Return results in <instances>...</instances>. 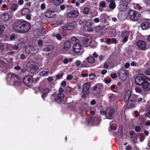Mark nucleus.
<instances>
[{
  "instance_id": "f257e3e1",
  "label": "nucleus",
  "mask_w": 150,
  "mask_h": 150,
  "mask_svg": "<svg viewBox=\"0 0 150 150\" xmlns=\"http://www.w3.org/2000/svg\"><path fill=\"white\" fill-rule=\"evenodd\" d=\"M13 29L17 33H25L29 31L31 28L30 24L23 20H18L13 25Z\"/></svg>"
},
{
  "instance_id": "f03ea898",
  "label": "nucleus",
  "mask_w": 150,
  "mask_h": 150,
  "mask_svg": "<svg viewBox=\"0 0 150 150\" xmlns=\"http://www.w3.org/2000/svg\"><path fill=\"white\" fill-rule=\"evenodd\" d=\"M64 91L63 88L60 87L59 89V93L57 94L56 92H54L51 96L50 99L51 100L52 102L60 103L64 96V94L61 93H63Z\"/></svg>"
},
{
  "instance_id": "7ed1b4c3",
  "label": "nucleus",
  "mask_w": 150,
  "mask_h": 150,
  "mask_svg": "<svg viewBox=\"0 0 150 150\" xmlns=\"http://www.w3.org/2000/svg\"><path fill=\"white\" fill-rule=\"evenodd\" d=\"M6 80L8 82L13 83L14 86H15L20 85L19 77L14 74H8L6 77Z\"/></svg>"
},
{
  "instance_id": "20e7f679",
  "label": "nucleus",
  "mask_w": 150,
  "mask_h": 150,
  "mask_svg": "<svg viewBox=\"0 0 150 150\" xmlns=\"http://www.w3.org/2000/svg\"><path fill=\"white\" fill-rule=\"evenodd\" d=\"M91 85V83L89 82H86L83 84L82 91L83 94L81 96L82 98H85L86 97V96L88 94Z\"/></svg>"
},
{
  "instance_id": "39448f33",
  "label": "nucleus",
  "mask_w": 150,
  "mask_h": 150,
  "mask_svg": "<svg viewBox=\"0 0 150 150\" xmlns=\"http://www.w3.org/2000/svg\"><path fill=\"white\" fill-rule=\"evenodd\" d=\"M148 77L143 74H141L139 76H136L134 79L136 84L138 86H142L145 81Z\"/></svg>"
},
{
  "instance_id": "423d86ee",
  "label": "nucleus",
  "mask_w": 150,
  "mask_h": 150,
  "mask_svg": "<svg viewBox=\"0 0 150 150\" xmlns=\"http://www.w3.org/2000/svg\"><path fill=\"white\" fill-rule=\"evenodd\" d=\"M128 14L130 19L134 21H136L139 17V13L135 10H130L128 12Z\"/></svg>"
},
{
  "instance_id": "0eeeda50",
  "label": "nucleus",
  "mask_w": 150,
  "mask_h": 150,
  "mask_svg": "<svg viewBox=\"0 0 150 150\" xmlns=\"http://www.w3.org/2000/svg\"><path fill=\"white\" fill-rule=\"evenodd\" d=\"M9 62L6 58L2 57H0V68L1 69H7L9 67Z\"/></svg>"
},
{
  "instance_id": "6e6552de",
  "label": "nucleus",
  "mask_w": 150,
  "mask_h": 150,
  "mask_svg": "<svg viewBox=\"0 0 150 150\" xmlns=\"http://www.w3.org/2000/svg\"><path fill=\"white\" fill-rule=\"evenodd\" d=\"M115 113V110L113 108H108L105 110V116L108 119H112L114 117Z\"/></svg>"
},
{
  "instance_id": "1a4fd4ad",
  "label": "nucleus",
  "mask_w": 150,
  "mask_h": 150,
  "mask_svg": "<svg viewBox=\"0 0 150 150\" xmlns=\"http://www.w3.org/2000/svg\"><path fill=\"white\" fill-rule=\"evenodd\" d=\"M128 74L129 72L127 70L124 69H121L118 73V76L120 79L124 81L126 80Z\"/></svg>"
},
{
  "instance_id": "9d476101",
  "label": "nucleus",
  "mask_w": 150,
  "mask_h": 150,
  "mask_svg": "<svg viewBox=\"0 0 150 150\" xmlns=\"http://www.w3.org/2000/svg\"><path fill=\"white\" fill-rule=\"evenodd\" d=\"M28 65H29L30 72L31 73H33L35 72L38 69V64L36 62H31Z\"/></svg>"
},
{
  "instance_id": "9b49d317",
  "label": "nucleus",
  "mask_w": 150,
  "mask_h": 150,
  "mask_svg": "<svg viewBox=\"0 0 150 150\" xmlns=\"http://www.w3.org/2000/svg\"><path fill=\"white\" fill-rule=\"evenodd\" d=\"M76 24L75 21H72L64 24V25L62 26V28L64 30H72L74 28Z\"/></svg>"
},
{
  "instance_id": "f8f14e48",
  "label": "nucleus",
  "mask_w": 150,
  "mask_h": 150,
  "mask_svg": "<svg viewBox=\"0 0 150 150\" xmlns=\"http://www.w3.org/2000/svg\"><path fill=\"white\" fill-rule=\"evenodd\" d=\"M136 44L139 50L144 51L147 49L146 43L143 40L138 41Z\"/></svg>"
},
{
  "instance_id": "ddd939ff",
  "label": "nucleus",
  "mask_w": 150,
  "mask_h": 150,
  "mask_svg": "<svg viewBox=\"0 0 150 150\" xmlns=\"http://www.w3.org/2000/svg\"><path fill=\"white\" fill-rule=\"evenodd\" d=\"M33 81V78L30 76H26L23 79L24 83L28 86H31Z\"/></svg>"
},
{
  "instance_id": "4468645a",
  "label": "nucleus",
  "mask_w": 150,
  "mask_h": 150,
  "mask_svg": "<svg viewBox=\"0 0 150 150\" xmlns=\"http://www.w3.org/2000/svg\"><path fill=\"white\" fill-rule=\"evenodd\" d=\"M83 31L86 32H92L93 29L92 23L89 21L86 22L83 26Z\"/></svg>"
},
{
  "instance_id": "2eb2a0df",
  "label": "nucleus",
  "mask_w": 150,
  "mask_h": 150,
  "mask_svg": "<svg viewBox=\"0 0 150 150\" xmlns=\"http://www.w3.org/2000/svg\"><path fill=\"white\" fill-rule=\"evenodd\" d=\"M142 86V88L144 91H148L150 90V79L148 77Z\"/></svg>"
},
{
  "instance_id": "dca6fc26",
  "label": "nucleus",
  "mask_w": 150,
  "mask_h": 150,
  "mask_svg": "<svg viewBox=\"0 0 150 150\" xmlns=\"http://www.w3.org/2000/svg\"><path fill=\"white\" fill-rule=\"evenodd\" d=\"M26 53L28 54L34 55L36 54L38 52V50L35 49L33 46H29L26 50Z\"/></svg>"
},
{
  "instance_id": "f3484780",
  "label": "nucleus",
  "mask_w": 150,
  "mask_h": 150,
  "mask_svg": "<svg viewBox=\"0 0 150 150\" xmlns=\"http://www.w3.org/2000/svg\"><path fill=\"white\" fill-rule=\"evenodd\" d=\"M119 1V8L121 11H124L127 8V3L124 0H118Z\"/></svg>"
},
{
  "instance_id": "a211bd4d",
  "label": "nucleus",
  "mask_w": 150,
  "mask_h": 150,
  "mask_svg": "<svg viewBox=\"0 0 150 150\" xmlns=\"http://www.w3.org/2000/svg\"><path fill=\"white\" fill-rule=\"evenodd\" d=\"M81 45L80 43H75L73 46V51L76 53H80L81 54Z\"/></svg>"
},
{
  "instance_id": "6ab92c4d",
  "label": "nucleus",
  "mask_w": 150,
  "mask_h": 150,
  "mask_svg": "<svg viewBox=\"0 0 150 150\" xmlns=\"http://www.w3.org/2000/svg\"><path fill=\"white\" fill-rule=\"evenodd\" d=\"M79 15L78 11L76 10H73L68 12L67 14V16L68 18H75L77 17Z\"/></svg>"
},
{
  "instance_id": "aec40b11",
  "label": "nucleus",
  "mask_w": 150,
  "mask_h": 150,
  "mask_svg": "<svg viewBox=\"0 0 150 150\" xmlns=\"http://www.w3.org/2000/svg\"><path fill=\"white\" fill-rule=\"evenodd\" d=\"M103 88V85L100 83H97L94 87L93 91L94 93H100L102 88Z\"/></svg>"
},
{
  "instance_id": "412c9836",
  "label": "nucleus",
  "mask_w": 150,
  "mask_h": 150,
  "mask_svg": "<svg viewBox=\"0 0 150 150\" xmlns=\"http://www.w3.org/2000/svg\"><path fill=\"white\" fill-rule=\"evenodd\" d=\"M50 89L48 88H45L40 90V91L42 93L41 97L44 100L47 97V94L50 92Z\"/></svg>"
},
{
  "instance_id": "4be33fe9",
  "label": "nucleus",
  "mask_w": 150,
  "mask_h": 150,
  "mask_svg": "<svg viewBox=\"0 0 150 150\" xmlns=\"http://www.w3.org/2000/svg\"><path fill=\"white\" fill-rule=\"evenodd\" d=\"M108 18V15L105 13L101 14L100 16V21L101 23H106L107 19Z\"/></svg>"
},
{
  "instance_id": "5701e85b",
  "label": "nucleus",
  "mask_w": 150,
  "mask_h": 150,
  "mask_svg": "<svg viewBox=\"0 0 150 150\" xmlns=\"http://www.w3.org/2000/svg\"><path fill=\"white\" fill-rule=\"evenodd\" d=\"M141 27L143 30H146L150 28V23L144 22L141 24Z\"/></svg>"
},
{
  "instance_id": "b1692460",
  "label": "nucleus",
  "mask_w": 150,
  "mask_h": 150,
  "mask_svg": "<svg viewBox=\"0 0 150 150\" xmlns=\"http://www.w3.org/2000/svg\"><path fill=\"white\" fill-rule=\"evenodd\" d=\"M131 93V91L129 90H127L123 98L125 102L129 100Z\"/></svg>"
},
{
  "instance_id": "393cba45",
  "label": "nucleus",
  "mask_w": 150,
  "mask_h": 150,
  "mask_svg": "<svg viewBox=\"0 0 150 150\" xmlns=\"http://www.w3.org/2000/svg\"><path fill=\"white\" fill-rule=\"evenodd\" d=\"M45 17L48 18H51L53 17L55 15L53 12L50 11L49 10H47L45 13Z\"/></svg>"
},
{
  "instance_id": "a878e982",
  "label": "nucleus",
  "mask_w": 150,
  "mask_h": 150,
  "mask_svg": "<svg viewBox=\"0 0 150 150\" xmlns=\"http://www.w3.org/2000/svg\"><path fill=\"white\" fill-rule=\"evenodd\" d=\"M10 18V16L8 14L4 13L1 16L0 18L3 21L6 22L8 21Z\"/></svg>"
},
{
  "instance_id": "bb28decb",
  "label": "nucleus",
  "mask_w": 150,
  "mask_h": 150,
  "mask_svg": "<svg viewBox=\"0 0 150 150\" xmlns=\"http://www.w3.org/2000/svg\"><path fill=\"white\" fill-rule=\"evenodd\" d=\"M135 103L134 102H131L129 100L127 101L126 104L127 108H134L136 106Z\"/></svg>"
},
{
  "instance_id": "cd10ccee",
  "label": "nucleus",
  "mask_w": 150,
  "mask_h": 150,
  "mask_svg": "<svg viewBox=\"0 0 150 150\" xmlns=\"http://www.w3.org/2000/svg\"><path fill=\"white\" fill-rule=\"evenodd\" d=\"M99 6L98 10L100 12H101L103 11V8L106 7V2L103 1H101L99 3Z\"/></svg>"
},
{
  "instance_id": "c85d7f7f",
  "label": "nucleus",
  "mask_w": 150,
  "mask_h": 150,
  "mask_svg": "<svg viewBox=\"0 0 150 150\" xmlns=\"http://www.w3.org/2000/svg\"><path fill=\"white\" fill-rule=\"evenodd\" d=\"M64 50L65 51L68 50L70 48L71 44L69 40L66 41L64 43Z\"/></svg>"
},
{
  "instance_id": "c756f323",
  "label": "nucleus",
  "mask_w": 150,
  "mask_h": 150,
  "mask_svg": "<svg viewBox=\"0 0 150 150\" xmlns=\"http://www.w3.org/2000/svg\"><path fill=\"white\" fill-rule=\"evenodd\" d=\"M30 12V10L28 8H23L21 12V13L22 16H25L28 14Z\"/></svg>"
},
{
  "instance_id": "7c9ffc66",
  "label": "nucleus",
  "mask_w": 150,
  "mask_h": 150,
  "mask_svg": "<svg viewBox=\"0 0 150 150\" xmlns=\"http://www.w3.org/2000/svg\"><path fill=\"white\" fill-rule=\"evenodd\" d=\"M137 96L134 94H131L129 100L131 102H137Z\"/></svg>"
},
{
  "instance_id": "2f4dec72",
  "label": "nucleus",
  "mask_w": 150,
  "mask_h": 150,
  "mask_svg": "<svg viewBox=\"0 0 150 150\" xmlns=\"http://www.w3.org/2000/svg\"><path fill=\"white\" fill-rule=\"evenodd\" d=\"M18 5L17 4H12L10 7L12 12L15 11L18 9Z\"/></svg>"
},
{
  "instance_id": "473e14b6",
  "label": "nucleus",
  "mask_w": 150,
  "mask_h": 150,
  "mask_svg": "<svg viewBox=\"0 0 150 150\" xmlns=\"http://www.w3.org/2000/svg\"><path fill=\"white\" fill-rule=\"evenodd\" d=\"M50 73L48 69H46L44 70L40 71L39 73L40 76H42L47 75Z\"/></svg>"
},
{
  "instance_id": "72a5a7b5",
  "label": "nucleus",
  "mask_w": 150,
  "mask_h": 150,
  "mask_svg": "<svg viewBox=\"0 0 150 150\" xmlns=\"http://www.w3.org/2000/svg\"><path fill=\"white\" fill-rule=\"evenodd\" d=\"M97 32L103 34L105 33V31L101 27H98L96 29Z\"/></svg>"
},
{
  "instance_id": "f704fd0d",
  "label": "nucleus",
  "mask_w": 150,
  "mask_h": 150,
  "mask_svg": "<svg viewBox=\"0 0 150 150\" xmlns=\"http://www.w3.org/2000/svg\"><path fill=\"white\" fill-rule=\"evenodd\" d=\"M110 3L109 4V7L111 9H114L116 6L113 0H111L110 1Z\"/></svg>"
},
{
  "instance_id": "c9c22d12",
  "label": "nucleus",
  "mask_w": 150,
  "mask_h": 150,
  "mask_svg": "<svg viewBox=\"0 0 150 150\" xmlns=\"http://www.w3.org/2000/svg\"><path fill=\"white\" fill-rule=\"evenodd\" d=\"M52 1L54 2V5L56 6H59L64 2V0H52Z\"/></svg>"
},
{
  "instance_id": "e433bc0d",
  "label": "nucleus",
  "mask_w": 150,
  "mask_h": 150,
  "mask_svg": "<svg viewBox=\"0 0 150 150\" xmlns=\"http://www.w3.org/2000/svg\"><path fill=\"white\" fill-rule=\"evenodd\" d=\"M87 60L88 62L90 63H93L95 61L94 58L92 56L88 57L87 58Z\"/></svg>"
},
{
  "instance_id": "4c0bfd02",
  "label": "nucleus",
  "mask_w": 150,
  "mask_h": 150,
  "mask_svg": "<svg viewBox=\"0 0 150 150\" xmlns=\"http://www.w3.org/2000/svg\"><path fill=\"white\" fill-rule=\"evenodd\" d=\"M64 74L63 73H59L56 76V80H58L62 78V76H63Z\"/></svg>"
},
{
  "instance_id": "58836bf2",
  "label": "nucleus",
  "mask_w": 150,
  "mask_h": 150,
  "mask_svg": "<svg viewBox=\"0 0 150 150\" xmlns=\"http://www.w3.org/2000/svg\"><path fill=\"white\" fill-rule=\"evenodd\" d=\"M88 123L92 125L93 124L94 122V120L93 119V117H91L89 118L88 119Z\"/></svg>"
},
{
  "instance_id": "ea45409f",
  "label": "nucleus",
  "mask_w": 150,
  "mask_h": 150,
  "mask_svg": "<svg viewBox=\"0 0 150 150\" xmlns=\"http://www.w3.org/2000/svg\"><path fill=\"white\" fill-rule=\"evenodd\" d=\"M135 91L137 93L140 94H142L143 91L139 87H137L135 88Z\"/></svg>"
},
{
  "instance_id": "a19ab883",
  "label": "nucleus",
  "mask_w": 150,
  "mask_h": 150,
  "mask_svg": "<svg viewBox=\"0 0 150 150\" xmlns=\"http://www.w3.org/2000/svg\"><path fill=\"white\" fill-rule=\"evenodd\" d=\"M75 65L78 68H81V63L80 60H76L75 62Z\"/></svg>"
},
{
  "instance_id": "79ce46f5",
  "label": "nucleus",
  "mask_w": 150,
  "mask_h": 150,
  "mask_svg": "<svg viewBox=\"0 0 150 150\" xmlns=\"http://www.w3.org/2000/svg\"><path fill=\"white\" fill-rule=\"evenodd\" d=\"M52 36L54 37H56L59 40H60L61 39V36L59 34H55V33L53 34Z\"/></svg>"
},
{
  "instance_id": "37998d69",
  "label": "nucleus",
  "mask_w": 150,
  "mask_h": 150,
  "mask_svg": "<svg viewBox=\"0 0 150 150\" xmlns=\"http://www.w3.org/2000/svg\"><path fill=\"white\" fill-rule=\"evenodd\" d=\"M90 9L88 7H85L83 10V12L84 14H87L90 11Z\"/></svg>"
},
{
  "instance_id": "c03bdc74",
  "label": "nucleus",
  "mask_w": 150,
  "mask_h": 150,
  "mask_svg": "<svg viewBox=\"0 0 150 150\" xmlns=\"http://www.w3.org/2000/svg\"><path fill=\"white\" fill-rule=\"evenodd\" d=\"M121 35L122 37H125L127 36L129 37V33L127 31H124L122 33Z\"/></svg>"
},
{
  "instance_id": "a18cd8bd",
  "label": "nucleus",
  "mask_w": 150,
  "mask_h": 150,
  "mask_svg": "<svg viewBox=\"0 0 150 150\" xmlns=\"http://www.w3.org/2000/svg\"><path fill=\"white\" fill-rule=\"evenodd\" d=\"M13 45L11 44H8L6 45V48L7 50H12Z\"/></svg>"
},
{
  "instance_id": "49530a36",
  "label": "nucleus",
  "mask_w": 150,
  "mask_h": 150,
  "mask_svg": "<svg viewBox=\"0 0 150 150\" xmlns=\"http://www.w3.org/2000/svg\"><path fill=\"white\" fill-rule=\"evenodd\" d=\"M140 142H143L145 139V136L143 133H141L140 134Z\"/></svg>"
},
{
  "instance_id": "de8ad7c7",
  "label": "nucleus",
  "mask_w": 150,
  "mask_h": 150,
  "mask_svg": "<svg viewBox=\"0 0 150 150\" xmlns=\"http://www.w3.org/2000/svg\"><path fill=\"white\" fill-rule=\"evenodd\" d=\"M4 26L3 25H0V35H1L3 32V31L4 30Z\"/></svg>"
},
{
  "instance_id": "09e8293b",
  "label": "nucleus",
  "mask_w": 150,
  "mask_h": 150,
  "mask_svg": "<svg viewBox=\"0 0 150 150\" xmlns=\"http://www.w3.org/2000/svg\"><path fill=\"white\" fill-rule=\"evenodd\" d=\"M87 66V62L86 61H83L81 64V67L82 68L86 67Z\"/></svg>"
},
{
  "instance_id": "8fccbe9b",
  "label": "nucleus",
  "mask_w": 150,
  "mask_h": 150,
  "mask_svg": "<svg viewBox=\"0 0 150 150\" xmlns=\"http://www.w3.org/2000/svg\"><path fill=\"white\" fill-rule=\"evenodd\" d=\"M89 79L91 80H93L94 79L96 75L95 74L93 73H91L89 74Z\"/></svg>"
},
{
  "instance_id": "3c124183",
  "label": "nucleus",
  "mask_w": 150,
  "mask_h": 150,
  "mask_svg": "<svg viewBox=\"0 0 150 150\" xmlns=\"http://www.w3.org/2000/svg\"><path fill=\"white\" fill-rule=\"evenodd\" d=\"M135 130L136 132H139L141 130V128L140 126H136L135 127Z\"/></svg>"
},
{
  "instance_id": "603ef678",
  "label": "nucleus",
  "mask_w": 150,
  "mask_h": 150,
  "mask_svg": "<svg viewBox=\"0 0 150 150\" xmlns=\"http://www.w3.org/2000/svg\"><path fill=\"white\" fill-rule=\"evenodd\" d=\"M73 78V76L71 74L68 75L67 77V80H71Z\"/></svg>"
},
{
  "instance_id": "864d4df0",
  "label": "nucleus",
  "mask_w": 150,
  "mask_h": 150,
  "mask_svg": "<svg viewBox=\"0 0 150 150\" xmlns=\"http://www.w3.org/2000/svg\"><path fill=\"white\" fill-rule=\"evenodd\" d=\"M16 36L14 34H12L10 37L9 39L10 40L12 41L14 40L16 38Z\"/></svg>"
},
{
  "instance_id": "5fc2aeb1",
  "label": "nucleus",
  "mask_w": 150,
  "mask_h": 150,
  "mask_svg": "<svg viewBox=\"0 0 150 150\" xmlns=\"http://www.w3.org/2000/svg\"><path fill=\"white\" fill-rule=\"evenodd\" d=\"M19 47L18 46L16 45H13L12 50H17L19 49Z\"/></svg>"
},
{
  "instance_id": "6e6d98bb",
  "label": "nucleus",
  "mask_w": 150,
  "mask_h": 150,
  "mask_svg": "<svg viewBox=\"0 0 150 150\" xmlns=\"http://www.w3.org/2000/svg\"><path fill=\"white\" fill-rule=\"evenodd\" d=\"M4 49V46L3 44L1 43H0V51H3Z\"/></svg>"
},
{
  "instance_id": "4d7b16f0",
  "label": "nucleus",
  "mask_w": 150,
  "mask_h": 150,
  "mask_svg": "<svg viewBox=\"0 0 150 150\" xmlns=\"http://www.w3.org/2000/svg\"><path fill=\"white\" fill-rule=\"evenodd\" d=\"M25 16V18L27 19L28 20H30L31 19V15L29 13Z\"/></svg>"
},
{
  "instance_id": "13d9d810",
  "label": "nucleus",
  "mask_w": 150,
  "mask_h": 150,
  "mask_svg": "<svg viewBox=\"0 0 150 150\" xmlns=\"http://www.w3.org/2000/svg\"><path fill=\"white\" fill-rule=\"evenodd\" d=\"M65 7L67 10H71L72 8V6L70 5H66Z\"/></svg>"
},
{
  "instance_id": "bf43d9fd",
  "label": "nucleus",
  "mask_w": 150,
  "mask_h": 150,
  "mask_svg": "<svg viewBox=\"0 0 150 150\" xmlns=\"http://www.w3.org/2000/svg\"><path fill=\"white\" fill-rule=\"evenodd\" d=\"M71 40L72 41H73L74 42L75 41V42H77V41H79V40L75 37H72L71 38Z\"/></svg>"
},
{
  "instance_id": "052dcab7",
  "label": "nucleus",
  "mask_w": 150,
  "mask_h": 150,
  "mask_svg": "<svg viewBox=\"0 0 150 150\" xmlns=\"http://www.w3.org/2000/svg\"><path fill=\"white\" fill-rule=\"evenodd\" d=\"M129 37L128 36H126L123 37V39L122 40V42L123 43H125L128 40V38Z\"/></svg>"
},
{
  "instance_id": "680f3d73",
  "label": "nucleus",
  "mask_w": 150,
  "mask_h": 150,
  "mask_svg": "<svg viewBox=\"0 0 150 150\" xmlns=\"http://www.w3.org/2000/svg\"><path fill=\"white\" fill-rule=\"evenodd\" d=\"M42 44L43 40H39L38 41V44L39 46H41Z\"/></svg>"
},
{
  "instance_id": "e2e57ef3",
  "label": "nucleus",
  "mask_w": 150,
  "mask_h": 150,
  "mask_svg": "<svg viewBox=\"0 0 150 150\" xmlns=\"http://www.w3.org/2000/svg\"><path fill=\"white\" fill-rule=\"evenodd\" d=\"M110 77L112 79H115L117 77V75L115 73H113L110 75Z\"/></svg>"
},
{
  "instance_id": "0e129e2a",
  "label": "nucleus",
  "mask_w": 150,
  "mask_h": 150,
  "mask_svg": "<svg viewBox=\"0 0 150 150\" xmlns=\"http://www.w3.org/2000/svg\"><path fill=\"white\" fill-rule=\"evenodd\" d=\"M61 85L63 87H64L66 85V81H63L61 83Z\"/></svg>"
},
{
  "instance_id": "69168bd1",
  "label": "nucleus",
  "mask_w": 150,
  "mask_h": 150,
  "mask_svg": "<svg viewBox=\"0 0 150 150\" xmlns=\"http://www.w3.org/2000/svg\"><path fill=\"white\" fill-rule=\"evenodd\" d=\"M24 3L23 0H19L18 1V4L20 5H22Z\"/></svg>"
},
{
  "instance_id": "338daca9",
  "label": "nucleus",
  "mask_w": 150,
  "mask_h": 150,
  "mask_svg": "<svg viewBox=\"0 0 150 150\" xmlns=\"http://www.w3.org/2000/svg\"><path fill=\"white\" fill-rule=\"evenodd\" d=\"M111 41L113 43L116 44L117 43V40L115 38H112L111 39Z\"/></svg>"
},
{
  "instance_id": "774afa93",
  "label": "nucleus",
  "mask_w": 150,
  "mask_h": 150,
  "mask_svg": "<svg viewBox=\"0 0 150 150\" xmlns=\"http://www.w3.org/2000/svg\"><path fill=\"white\" fill-rule=\"evenodd\" d=\"M145 125L146 126L150 125V121L149 120H147L145 123Z\"/></svg>"
}]
</instances>
